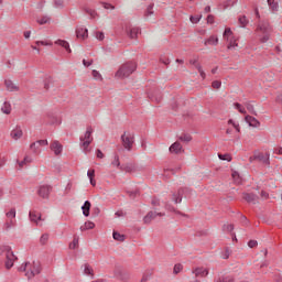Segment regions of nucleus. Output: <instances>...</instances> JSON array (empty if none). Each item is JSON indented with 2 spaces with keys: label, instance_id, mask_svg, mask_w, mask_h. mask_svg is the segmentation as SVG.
I'll return each mask as SVG.
<instances>
[{
  "label": "nucleus",
  "instance_id": "obj_44",
  "mask_svg": "<svg viewBox=\"0 0 282 282\" xmlns=\"http://www.w3.org/2000/svg\"><path fill=\"white\" fill-rule=\"evenodd\" d=\"M149 281H151V274L150 273H145V274L142 275L140 282H149Z\"/></svg>",
  "mask_w": 282,
  "mask_h": 282
},
{
  "label": "nucleus",
  "instance_id": "obj_43",
  "mask_svg": "<svg viewBox=\"0 0 282 282\" xmlns=\"http://www.w3.org/2000/svg\"><path fill=\"white\" fill-rule=\"evenodd\" d=\"M184 269L182 264L174 265V274H180V272Z\"/></svg>",
  "mask_w": 282,
  "mask_h": 282
},
{
  "label": "nucleus",
  "instance_id": "obj_17",
  "mask_svg": "<svg viewBox=\"0 0 282 282\" xmlns=\"http://www.w3.org/2000/svg\"><path fill=\"white\" fill-rule=\"evenodd\" d=\"M82 270L83 274H85L86 276H90V279H94V268H91V265L85 263L84 265H82Z\"/></svg>",
  "mask_w": 282,
  "mask_h": 282
},
{
  "label": "nucleus",
  "instance_id": "obj_64",
  "mask_svg": "<svg viewBox=\"0 0 282 282\" xmlns=\"http://www.w3.org/2000/svg\"><path fill=\"white\" fill-rule=\"evenodd\" d=\"M234 128H235V129H236V131H238V133H239V131H240L239 124L234 123Z\"/></svg>",
  "mask_w": 282,
  "mask_h": 282
},
{
  "label": "nucleus",
  "instance_id": "obj_36",
  "mask_svg": "<svg viewBox=\"0 0 282 282\" xmlns=\"http://www.w3.org/2000/svg\"><path fill=\"white\" fill-rule=\"evenodd\" d=\"M239 23H240L241 28H246L248 25V18H246L245 15L240 17Z\"/></svg>",
  "mask_w": 282,
  "mask_h": 282
},
{
  "label": "nucleus",
  "instance_id": "obj_22",
  "mask_svg": "<svg viewBox=\"0 0 282 282\" xmlns=\"http://www.w3.org/2000/svg\"><path fill=\"white\" fill-rule=\"evenodd\" d=\"M96 228V224L93 221H86L84 225L80 226L82 232H85V230H94Z\"/></svg>",
  "mask_w": 282,
  "mask_h": 282
},
{
  "label": "nucleus",
  "instance_id": "obj_48",
  "mask_svg": "<svg viewBox=\"0 0 282 282\" xmlns=\"http://www.w3.org/2000/svg\"><path fill=\"white\" fill-rule=\"evenodd\" d=\"M212 87L214 89H219V87H221V82H219V80L213 82Z\"/></svg>",
  "mask_w": 282,
  "mask_h": 282
},
{
  "label": "nucleus",
  "instance_id": "obj_21",
  "mask_svg": "<svg viewBox=\"0 0 282 282\" xmlns=\"http://www.w3.org/2000/svg\"><path fill=\"white\" fill-rule=\"evenodd\" d=\"M55 45H61V47H64V50H66V52H68L70 54L72 48H69V42L64 41V40H57L55 41Z\"/></svg>",
  "mask_w": 282,
  "mask_h": 282
},
{
  "label": "nucleus",
  "instance_id": "obj_39",
  "mask_svg": "<svg viewBox=\"0 0 282 282\" xmlns=\"http://www.w3.org/2000/svg\"><path fill=\"white\" fill-rule=\"evenodd\" d=\"M48 239H50V236L47 234H44L40 238V243H42V246H45V243H47Z\"/></svg>",
  "mask_w": 282,
  "mask_h": 282
},
{
  "label": "nucleus",
  "instance_id": "obj_18",
  "mask_svg": "<svg viewBox=\"0 0 282 282\" xmlns=\"http://www.w3.org/2000/svg\"><path fill=\"white\" fill-rule=\"evenodd\" d=\"M4 85L8 91H19V86H17L13 80L7 79Z\"/></svg>",
  "mask_w": 282,
  "mask_h": 282
},
{
  "label": "nucleus",
  "instance_id": "obj_13",
  "mask_svg": "<svg viewBox=\"0 0 282 282\" xmlns=\"http://www.w3.org/2000/svg\"><path fill=\"white\" fill-rule=\"evenodd\" d=\"M52 191V187L47 186V185H42L40 186L39 191H37V195L40 197H43V199L50 197V193Z\"/></svg>",
  "mask_w": 282,
  "mask_h": 282
},
{
  "label": "nucleus",
  "instance_id": "obj_28",
  "mask_svg": "<svg viewBox=\"0 0 282 282\" xmlns=\"http://www.w3.org/2000/svg\"><path fill=\"white\" fill-rule=\"evenodd\" d=\"M87 177L90 180L91 186H96V180H94L96 177V170H88Z\"/></svg>",
  "mask_w": 282,
  "mask_h": 282
},
{
  "label": "nucleus",
  "instance_id": "obj_56",
  "mask_svg": "<svg viewBox=\"0 0 282 282\" xmlns=\"http://www.w3.org/2000/svg\"><path fill=\"white\" fill-rule=\"evenodd\" d=\"M35 43L36 45H52V42H45V41H37Z\"/></svg>",
  "mask_w": 282,
  "mask_h": 282
},
{
  "label": "nucleus",
  "instance_id": "obj_20",
  "mask_svg": "<svg viewBox=\"0 0 282 282\" xmlns=\"http://www.w3.org/2000/svg\"><path fill=\"white\" fill-rule=\"evenodd\" d=\"M84 217H89V210H91V203L86 200L82 206Z\"/></svg>",
  "mask_w": 282,
  "mask_h": 282
},
{
  "label": "nucleus",
  "instance_id": "obj_7",
  "mask_svg": "<svg viewBox=\"0 0 282 282\" xmlns=\"http://www.w3.org/2000/svg\"><path fill=\"white\" fill-rule=\"evenodd\" d=\"M7 217H8V220L7 223L4 224V228L7 230H10V228H13V226H15L17 224V220H15V217H17V209H10L8 213H7Z\"/></svg>",
  "mask_w": 282,
  "mask_h": 282
},
{
  "label": "nucleus",
  "instance_id": "obj_53",
  "mask_svg": "<svg viewBox=\"0 0 282 282\" xmlns=\"http://www.w3.org/2000/svg\"><path fill=\"white\" fill-rule=\"evenodd\" d=\"M104 8H105V10H116V7H113V6L110 4V3H105V4H104Z\"/></svg>",
  "mask_w": 282,
  "mask_h": 282
},
{
  "label": "nucleus",
  "instance_id": "obj_25",
  "mask_svg": "<svg viewBox=\"0 0 282 282\" xmlns=\"http://www.w3.org/2000/svg\"><path fill=\"white\" fill-rule=\"evenodd\" d=\"M182 151V144L180 142H175L170 147V153H180Z\"/></svg>",
  "mask_w": 282,
  "mask_h": 282
},
{
  "label": "nucleus",
  "instance_id": "obj_15",
  "mask_svg": "<svg viewBox=\"0 0 282 282\" xmlns=\"http://www.w3.org/2000/svg\"><path fill=\"white\" fill-rule=\"evenodd\" d=\"M10 137L12 140H21L23 138V129L21 127L17 126L10 133Z\"/></svg>",
  "mask_w": 282,
  "mask_h": 282
},
{
  "label": "nucleus",
  "instance_id": "obj_30",
  "mask_svg": "<svg viewBox=\"0 0 282 282\" xmlns=\"http://www.w3.org/2000/svg\"><path fill=\"white\" fill-rule=\"evenodd\" d=\"M128 34H129L130 39H138V34H140V29L132 28V29H130Z\"/></svg>",
  "mask_w": 282,
  "mask_h": 282
},
{
  "label": "nucleus",
  "instance_id": "obj_54",
  "mask_svg": "<svg viewBox=\"0 0 282 282\" xmlns=\"http://www.w3.org/2000/svg\"><path fill=\"white\" fill-rule=\"evenodd\" d=\"M257 240H250L249 242H248V246H249V248H257Z\"/></svg>",
  "mask_w": 282,
  "mask_h": 282
},
{
  "label": "nucleus",
  "instance_id": "obj_2",
  "mask_svg": "<svg viewBox=\"0 0 282 282\" xmlns=\"http://www.w3.org/2000/svg\"><path fill=\"white\" fill-rule=\"evenodd\" d=\"M223 37L227 42L228 50L237 51L241 48V46H239V37L235 36L230 28L225 29Z\"/></svg>",
  "mask_w": 282,
  "mask_h": 282
},
{
  "label": "nucleus",
  "instance_id": "obj_32",
  "mask_svg": "<svg viewBox=\"0 0 282 282\" xmlns=\"http://www.w3.org/2000/svg\"><path fill=\"white\" fill-rule=\"evenodd\" d=\"M202 17H203L202 14H199V15H192L189 18V21H191V23H193L195 25V24H197V23H199L202 21Z\"/></svg>",
  "mask_w": 282,
  "mask_h": 282
},
{
  "label": "nucleus",
  "instance_id": "obj_4",
  "mask_svg": "<svg viewBox=\"0 0 282 282\" xmlns=\"http://www.w3.org/2000/svg\"><path fill=\"white\" fill-rule=\"evenodd\" d=\"M257 32H260L261 34H264L262 37H260L261 43H268L270 40V35L268 32H270V24L262 22L258 25Z\"/></svg>",
  "mask_w": 282,
  "mask_h": 282
},
{
  "label": "nucleus",
  "instance_id": "obj_59",
  "mask_svg": "<svg viewBox=\"0 0 282 282\" xmlns=\"http://www.w3.org/2000/svg\"><path fill=\"white\" fill-rule=\"evenodd\" d=\"M87 13L91 17V19H96V12L94 10H88Z\"/></svg>",
  "mask_w": 282,
  "mask_h": 282
},
{
  "label": "nucleus",
  "instance_id": "obj_11",
  "mask_svg": "<svg viewBox=\"0 0 282 282\" xmlns=\"http://www.w3.org/2000/svg\"><path fill=\"white\" fill-rule=\"evenodd\" d=\"M14 261H17V256H14V252L11 251V252L7 253L6 262H4L7 270H10V268H12L14 265Z\"/></svg>",
  "mask_w": 282,
  "mask_h": 282
},
{
  "label": "nucleus",
  "instance_id": "obj_37",
  "mask_svg": "<svg viewBox=\"0 0 282 282\" xmlns=\"http://www.w3.org/2000/svg\"><path fill=\"white\" fill-rule=\"evenodd\" d=\"M93 78L95 80H102V75L98 70H93Z\"/></svg>",
  "mask_w": 282,
  "mask_h": 282
},
{
  "label": "nucleus",
  "instance_id": "obj_6",
  "mask_svg": "<svg viewBox=\"0 0 282 282\" xmlns=\"http://www.w3.org/2000/svg\"><path fill=\"white\" fill-rule=\"evenodd\" d=\"M94 131L91 130V128H88L87 130H86V132H85V134H84V137H82V142H83V144H82V147H83V149H84V151H89L88 149H89V145L91 144V142L94 141V138H91V133H93Z\"/></svg>",
  "mask_w": 282,
  "mask_h": 282
},
{
  "label": "nucleus",
  "instance_id": "obj_8",
  "mask_svg": "<svg viewBox=\"0 0 282 282\" xmlns=\"http://www.w3.org/2000/svg\"><path fill=\"white\" fill-rule=\"evenodd\" d=\"M29 217H30V221H32V224H36V226H43V218H41V213L36 212V210H32L29 213Z\"/></svg>",
  "mask_w": 282,
  "mask_h": 282
},
{
  "label": "nucleus",
  "instance_id": "obj_51",
  "mask_svg": "<svg viewBox=\"0 0 282 282\" xmlns=\"http://www.w3.org/2000/svg\"><path fill=\"white\" fill-rule=\"evenodd\" d=\"M112 166H120V158L115 156V160L112 161Z\"/></svg>",
  "mask_w": 282,
  "mask_h": 282
},
{
  "label": "nucleus",
  "instance_id": "obj_50",
  "mask_svg": "<svg viewBox=\"0 0 282 282\" xmlns=\"http://www.w3.org/2000/svg\"><path fill=\"white\" fill-rule=\"evenodd\" d=\"M273 153H275V155H282V147L274 148Z\"/></svg>",
  "mask_w": 282,
  "mask_h": 282
},
{
  "label": "nucleus",
  "instance_id": "obj_57",
  "mask_svg": "<svg viewBox=\"0 0 282 282\" xmlns=\"http://www.w3.org/2000/svg\"><path fill=\"white\" fill-rule=\"evenodd\" d=\"M96 155L99 160H102V158H105V154L100 150H97Z\"/></svg>",
  "mask_w": 282,
  "mask_h": 282
},
{
  "label": "nucleus",
  "instance_id": "obj_62",
  "mask_svg": "<svg viewBox=\"0 0 282 282\" xmlns=\"http://www.w3.org/2000/svg\"><path fill=\"white\" fill-rule=\"evenodd\" d=\"M175 204L182 203V196L178 195V197L174 198Z\"/></svg>",
  "mask_w": 282,
  "mask_h": 282
},
{
  "label": "nucleus",
  "instance_id": "obj_61",
  "mask_svg": "<svg viewBox=\"0 0 282 282\" xmlns=\"http://www.w3.org/2000/svg\"><path fill=\"white\" fill-rule=\"evenodd\" d=\"M31 34H32V32L24 31L23 36H24V39H30Z\"/></svg>",
  "mask_w": 282,
  "mask_h": 282
},
{
  "label": "nucleus",
  "instance_id": "obj_46",
  "mask_svg": "<svg viewBox=\"0 0 282 282\" xmlns=\"http://www.w3.org/2000/svg\"><path fill=\"white\" fill-rule=\"evenodd\" d=\"M196 68L198 69V74L200 75V77L204 79H206V73L204 72V69H202V66H196Z\"/></svg>",
  "mask_w": 282,
  "mask_h": 282
},
{
  "label": "nucleus",
  "instance_id": "obj_52",
  "mask_svg": "<svg viewBox=\"0 0 282 282\" xmlns=\"http://www.w3.org/2000/svg\"><path fill=\"white\" fill-rule=\"evenodd\" d=\"M40 147H47L48 142L47 140H39L36 141Z\"/></svg>",
  "mask_w": 282,
  "mask_h": 282
},
{
  "label": "nucleus",
  "instance_id": "obj_33",
  "mask_svg": "<svg viewBox=\"0 0 282 282\" xmlns=\"http://www.w3.org/2000/svg\"><path fill=\"white\" fill-rule=\"evenodd\" d=\"M112 237L116 241H124V235H121L118 231H113Z\"/></svg>",
  "mask_w": 282,
  "mask_h": 282
},
{
  "label": "nucleus",
  "instance_id": "obj_19",
  "mask_svg": "<svg viewBox=\"0 0 282 282\" xmlns=\"http://www.w3.org/2000/svg\"><path fill=\"white\" fill-rule=\"evenodd\" d=\"M243 199H246V202H248L249 204H257L259 197L254 194H245Z\"/></svg>",
  "mask_w": 282,
  "mask_h": 282
},
{
  "label": "nucleus",
  "instance_id": "obj_35",
  "mask_svg": "<svg viewBox=\"0 0 282 282\" xmlns=\"http://www.w3.org/2000/svg\"><path fill=\"white\" fill-rule=\"evenodd\" d=\"M218 158H219V160H224L226 162L232 161V156H230V154H219Z\"/></svg>",
  "mask_w": 282,
  "mask_h": 282
},
{
  "label": "nucleus",
  "instance_id": "obj_1",
  "mask_svg": "<svg viewBox=\"0 0 282 282\" xmlns=\"http://www.w3.org/2000/svg\"><path fill=\"white\" fill-rule=\"evenodd\" d=\"M18 271L24 272V275L29 280L34 279V276L41 274V262L35 260L24 262L18 268Z\"/></svg>",
  "mask_w": 282,
  "mask_h": 282
},
{
  "label": "nucleus",
  "instance_id": "obj_27",
  "mask_svg": "<svg viewBox=\"0 0 282 282\" xmlns=\"http://www.w3.org/2000/svg\"><path fill=\"white\" fill-rule=\"evenodd\" d=\"M9 252H12L11 246H8V245L0 246V257H1V254H6V257H8Z\"/></svg>",
  "mask_w": 282,
  "mask_h": 282
},
{
  "label": "nucleus",
  "instance_id": "obj_5",
  "mask_svg": "<svg viewBox=\"0 0 282 282\" xmlns=\"http://www.w3.org/2000/svg\"><path fill=\"white\" fill-rule=\"evenodd\" d=\"M133 133L131 132H124L121 135L122 145L127 151H131V149H133Z\"/></svg>",
  "mask_w": 282,
  "mask_h": 282
},
{
  "label": "nucleus",
  "instance_id": "obj_55",
  "mask_svg": "<svg viewBox=\"0 0 282 282\" xmlns=\"http://www.w3.org/2000/svg\"><path fill=\"white\" fill-rule=\"evenodd\" d=\"M207 23H209L210 25H213V23H215V17L208 15V17H207Z\"/></svg>",
  "mask_w": 282,
  "mask_h": 282
},
{
  "label": "nucleus",
  "instance_id": "obj_23",
  "mask_svg": "<svg viewBox=\"0 0 282 282\" xmlns=\"http://www.w3.org/2000/svg\"><path fill=\"white\" fill-rule=\"evenodd\" d=\"M158 215L160 217H162V213H156V212H150L145 217H144V223L149 224V221H151V219H155V217H158Z\"/></svg>",
  "mask_w": 282,
  "mask_h": 282
},
{
  "label": "nucleus",
  "instance_id": "obj_47",
  "mask_svg": "<svg viewBox=\"0 0 282 282\" xmlns=\"http://www.w3.org/2000/svg\"><path fill=\"white\" fill-rule=\"evenodd\" d=\"M217 282H235L231 276L220 278Z\"/></svg>",
  "mask_w": 282,
  "mask_h": 282
},
{
  "label": "nucleus",
  "instance_id": "obj_42",
  "mask_svg": "<svg viewBox=\"0 0 282 282\" xmlns=\"http://www.w3.org/2000/svg\"><path fill=\"white\" fill-rule=\"evenodd\" d=\"M95 37H96L98 41H105V33L98 31V32H96Z\"/></svg>",
  "mask_w": 282,
  "mask_h": 282
},
{
  "label": "nucleus",
  "instance_id": "obj_38",
  "mask_svg": "<svg viewBox=\"0 0 282 282\" xmlns=\"http://www.w3.org/2000/svg\"><path fill=\"white\" fill-rule=\"evenodd\" d=\"M235 109H237L240 113L246 115V108L240 104H234Z\"/></svg>",
  "mask_w": 282,
  "mask_h": 282
},
{
  "label": "nucleus",
  "instance_id": "obj_34",
  "mask_svg": "<svg viewBox=\"0 0 282 282\" xmlns=\"http://www.w3.org/2000/svg\"><path fill=\"white\" fill-rule=\"evenodd\" d=\"M76 248H78V238L77 237H75L73 239V241L69 243V249L70 250H76Z\"/></svg>",
  "mask_w": 282,
  "mask_h": 282
},
{
  "label": "nucleus",
  "instance_id": "obj_24",
  "mask_svg": "<svg viewBox=\"0 0 282 282\" xmlns=\"http://www.w3.org/2000/svg\"><path fill=\"white\" fill-rule=\"evenodd\" d=\"M1 111H2V113H6L7 116L10 115L12 112V105H10V102H8V101H4L1 107Z\"/></svg>",
  "mask_w": 282,
  "mask_h": 282
},
{
  "label": "nucleus",
  "instance_id": "obj_29",
  "mask_svg": "<svg viewBox=\"0 0 282 282\" xmlns=\"http://www.w3.org/2000/svg\"><path fill=\"white\" fill-rule=\"evenodd\" d=\"M268 6L272 12H276L279 10V2L274 0H268Z\"/></svg>",
  "mask_w": 282,
  "mask_h": 282
},
{
  "label": "nucleus",
  "instance_id": "obj_63",
  "mask_svg": "<svg viewBox=\"0 0 282 282\" xmlns=\"http://www.w3.org/2000/svg\"><path fill=\"white\" fill-rule=\"evenodd\" d=\"M147 14H148V15L153 14V7H149V8H148Z\"/></svg>",
  "mask_w": 282,
  "mask_h": 282
},
{
  "label": "nucleus",
  "instance_id": "obj_14",
  "mask_svg": "<svg viewBox=\"0 0 282 282\" xmlns=\"http://www.w3.org/2000/svg\"><path fill=\"white\" fill-rule=\"evenodd\" d=\"M253 160H258V162H262V164H268L270 162V154L259 152L253 155Z\"/></svg>",
  "mask_w": 282,
  "mask_h": 282
},
{
  "label": "nucleus",
  "instance_id": "obj_49",
  "mask_svg": "<svg viewBox=\"0 0 282 282\" xmlns=\"http://www.w3.org/2000/svg\"><path fill=\"white\" fill-rule=\"evenodd\" d=\"M115 276H116L117 279L122 280V270L117 269V270L115 271Z\"/></svg>",
  "mask_w": 282,
  "mask_h": 282
},
{
  "label": "nucleus",
  "instance_id": "obj_58",
  "mask_svg": "<svg viewBox=\"0 0 282 282\" xmlns=\"http://www.w3.org/2000/svg\"><path fill=\"white\" fill-rule=\"evenodd\" d=\"M94 63V61H87V59H83V65L85 66V67H89L91 64Z\"/></svg>",
  "mask_w": 282,
  "mask_h": 282
},
{
  "label": "nucleus",
  "instance_id": "obj_16",
  "mask_svg": "<svg viewBox=\"0 0 282 282\" xmlns=\"http://www.w3.org/2000/svg\"><path fill=\"white\" fill-rule=\"evenodd\" d=\"M245 121L247 122V124H249V127H260L261 123L259 122V120H257V118L252 117V116H246L245 117Z\"/></svg>",
  "mask_w": 282,
  "mask_h": 282
},
{
  "label": "nucleus",
  "instance_id": "obj_31",
  "mask_svg": "<svg viewBox=\"0 0 282 282\" xmlns=\"http://www.w3.org/2000/svg\"><path fill=\"white\" fill-rule=\"evenodd\" d=\"M245 106H246L247 110L249 111V113L257 116V111L254 110V105H252V102H246Z\"/></svg>",
  "mask_w": 282,
  "mask_h": 282
},
{
  "label": "nucleus",
  "instance_id": "obj_9",
  "mask_svg": "<svg viewBox=\"0 0 282 282\" xmlns=\"http://www.w3.org/2000/svg\"><path fill=\"white\" fill-rule=\"evenodd\" d=\"M51 151H53L54 155H63V144L58 141H53L50 145Z\"/></svg>",
  "mask_w": 282,
  "mask_h": 282
},
{
  "label": "nucleus",
  "instance_id": "obj_26",
  "mask_svg": "<svg viewBox=\"0 0 282 282\" xmlns=\"http://www.w3.org/2000/svg\"><path fill=\"white\" fill-rule=\"evenodd\" d=\"M205 45H219V37L212 35L205 41Z\"/></svg>",
  "mask_w": 282,
  "mask_h": 282
},
{
  "label": "nucleus",
  "instance_id": "obj_3",
  "mask_svg": "<svg viewBox=\"0 0 282 282\" xmlns=\"http://www.w3.org/2000/svg\"><path fill=\"white\" fill-rule=\"evenodd\" d=\"M135 63L129 62L127 64H123L118 72L116 73L117 78H128V76H131L132 73L135 72Z\"/></svg>",
  "mask_w": 282,
  "mask_h": 282
},
{
  "label": "nucleus",
  "instance_id": "obj_10",
  "mask_svg": "<svg viewBox=\"0 0 282 282\" xmlns=\"http://www.w3.org/2000/svg\"><path fill=\"white\" fill-rule=\"evenodd\" d=\"M75 32L77 39H80L82 41L89 37V31L85 26H77Z\"/></svg>",
  "mask_w": 282,
  "mask_h": 282
},
{
  "label": "nucleus",
  "instance_id": "obj_40",
  "mask_svg": "<svg viewBox=\"0 0 282 282\" xmlns=\"http://www.w3.org/2000/svg\"><path fill=\"white\" fill-rule=\"evenodd\" d=\"M37 23L40 25H45V23H50V18H47V17L40 18V19H37Z\"/></svg>",
  "mask_w": 282,
  "mask_h": 282
},
{
  "label": "nucleus",
  "instance_id": "obj_41",
  "mask_svg": "<svg viewBox=\"0 0 282 282\" xmlns=\"http://www.w3.org/2000/svg\"><path fill=\"white\" fill-rule=\"evenodd\" d=\"M39 143L37 142H33L30 145V149L33 150V153H39Z\"/></svg>",
  "mask_w": 282,
  "mask_h": 282
},
{
  "label": "nucleus",
  "instance_id": "obj_60",
  "mask_svg": "<svg viewBox=\"0 0 282 282\" xmlns=\"http://www.w3.org/2000/svg\"><path fill=\"white\" fill-rule=\"evenodd\" d=\"M23 162H25L26 164H31L32 158L31 156H25Z\"/></svg>",
  "mask_w": 282,
  "mask_h": 282
},
{
  "label": "nucleus",
  "instance_id": "obj_12",
  "mask_svg": "<svg viewBox=\"0 0 282 282\" xmlns=\"http://www.w3.org/2000/svg\"><path fill=\"white\" fill-rule=\"evenodd\" d=\"M193 274H195V276L198 279H204V278L208 276V269H206L204 267H198L193 270Z\"/></svg>",
  "mask_w": 282,
  "mask_h": 282
},
{
  "label": "nucleus",
  "instance_id": "obj_45",
  "mask_svg": "<svg viewBox=\"0 0 282 282\" xmlns=\"http://www.w3.org/2000/svg\"><path fill=\"white\" fill-rule=\"evenodd\" d=\"M232 178L235 180L236 184H241V178H239V173L234 172Z\"/></svg>",
  "mask_w": 282,
  "mask_h": 282
}]
</instances>
